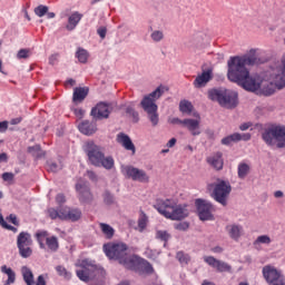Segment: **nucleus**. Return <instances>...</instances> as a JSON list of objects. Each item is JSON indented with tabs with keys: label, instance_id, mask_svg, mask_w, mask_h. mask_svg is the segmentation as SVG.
I'll list each match as a JSON object with an SVG mask.
<instances>
[{
	"label": "nucleus",
	"instance_id": "1",
	"mask_svg": "<svg viewBox=\"0 0 285 285\" xmlns=\"http://www.w3.org/2000/svg\"><path fill=\"white\" fill-rule=\"evenodd\" d=\"M255 63H259L257 50L255 49H250L244 56L230 57L227 61V79L249 92H255L261 88V82L259 79L252 77L250 70H248V66H255Z\"/></svg>",
	"mask_w": 285,
	"mask_h": 285
},
{
	"label": "nucleus",
	"instance_id": "2",
	"mask_svg": "<svg viewBox=\"0 0 285 285\" xmlns=\"http://www.w3.org/2000/svg\"><path fill=\"white\" fill-rule=\"evenodd\" d=\"M154 208L163 215V217L171 219V222H181V219L188 217L186 205H178L177 202L173 199H157Z\"/></svg>",
	"mask_w": 285,
	"mask_h": 285
},
{
	"label": "nucleus",
	"instance_id": "3",
	"mask_svg": "<svg viewBox=\"0 0 285 285\" xmlns=\"http://www.w3.org/2000/svg\"><path fill=\"white\" fill-rule=\"evenodd\" d=\"M83 150L88 157L91 166H96V168H106V170H112L115 167V159L112 156H107L104 154V149L99 147V145L95 144V141L89 140L85 142Z\"/></svg>",
	"mask_w": 285,
	"mask_h": 285
},
{
	"label": "nucleus",
	"instance_id": "4",
	"mask_svg": "<svg viewBox=\"0 0 285 285\" xmlns=\"http://www.w3.org/2000/svg\"><path fill=\"white\" fill-rule=\"evenodd\" d=\"M164 95V87L159 86L155 91L145 96L140 102V106L145 112H147V117L151 124V126H159V107L157 106V99H159Z\"/></svg>",
	"mask_w": 285,
	"mask_h": 285
},
{
	"label": "nucleus",
	"instance_id": "5",
	"mask_svg": "<svg viewBox=\"0 0 285 285\" xmlns=\"http://www.w3.org/2000/svg\"><path fill=\"white\" fill-rule=\"evenodd\" d=\"M208 98L217 101L223 108H237V92L224 88L212 89L208 91Z\"/></svg>",
	"mask_w": 285,
	"mask_h": 285
},
{
	"label": "nucleus",
	"instance_id": "6",
	"mask_svg": "<svg viewBox=\"0 0 285 285\" xmlns=\"http://www.w3.org/2000/svg\"><path fill=\"white\" fill-rule=\"evenodd\" d=\"M262 139L267 146H276L278 148H285V126L273 125L265 129L262 134Z\"/></svg>",
	"mask_w": 285,
	"mask_h": 285
},
{
	"label": "nucleus",
	"instance_id": "7",
	"mask_svg": "<svg viewBox=\"0 0 285 285\" xmlns=\"http://www.w3.org/2000/svg\"><path fill=\"white\" fill-rule=\"evenodd\" d=\"M78 266L80 269L76 271V275L81 282H90L91 279H95L97 277V273H99L97 266L89 259L80 261Z\"/></svg>",
	"mask_w": 285,
	"mask_h": 285
},
{
	"label": "nucleus",
	"instance_id": "8",
	"mask_svg": "<svg viewBox=\"0 0 285 285\" xmlns=\"http://www.w3.org/2000/svg\"><path fill=\"white\" fill-rule=\"evenodd\" d=\"M104 252L109 259L121 261L128 255V246L126 244L108 243L104 245Z\"/></svg>",
	"mask_w": 285,
	"mask_h": 285
},
{
	"label": "nucleus",
	"instance_id": "9",
	"mask_svg": "<svg viewBox=\"0 0 285 285\" xmlns=\"http://www.w3.org/2000/svg\"><path fill=\"white\" fill-rule=\"evenodd\" d=\"M17 246L20 257L28 259L32 257V235L28 232H21L17 237Z\"/></svg>",
	"mask_w": 285,
	"mask_h": 285
},
{
	"label": "nucleus",
	"instance_id": "10",
	"mask_svg": "<svg viewBox=\"0 0 285 285\" xmlns=\"http://www.w3.org/2000/svg\"><path fill=\"white\" fill-rule=\"evenodd\" d=\"M36 239L39 247L42 249H46L47 246L48 250L51 253H57V250H59V238H57V236H48V232L46 230L37 232Z\"/></svg>",
	"mask_w": 285,
	"mask_h": 285
},
{
	"label": "nucleus",
	"instance_id": "11",
	"mask_svg": "<svg viewBox=\"0 0 285 285\" xmlns=\"http://www.w3.org/2000/svg\"><path fill=\"white\" fill-rule=\"evenodd\" d=\"M232 190L233 187L230 186L229 181L218 180V183L214 187V199L218 202V204H222V206H226L228 202V196L230 195Z\"/></svg>",
	"mask_w": 285,
	"mask_h": 285
},
{
	"label": "nucleus",
	"instance_id": "12",
	"mask_svg": "<svg viewBox=\"0 0 285 285\" xmlns=\"http://www.w3.org/2000/svg\"><path fill=\"white\" fill-rule=\"evenodd\" d=\"M263 277L268 285H285L284 274L273 265H266L263 267Z\"/></svg>",
	"mask_w": 285,
	"mask_h": 285
},
{
	"label": "nucleus",
	"instance_id": "13",
	"mask_svg": "<svg viewBox=\"0 0 285 285\" xmlns=\"http://www.w3.org/2000/svg\"><path fill=\"white\" fill-rule=\"evenodd\" d=\"M122 175L128 179H132V181H140L141 184H148L150 181V177L145 170L132 166L122 167Z\"/></svg>",
	"mask_w": 285,
	"mask_h": 285
},
{
	"label": "nucleus",
	"instance_id": "14",
	"mask_svg": "<svg viewBox=\"0 0 285 285\" xmlns=\"http://www.w3.org/2000/svg\"><path fill=\"white\" fill-rule=\"evenodd\" d=\"M196 207L198 217L202 222H213V219H215V216H213V210H215V208L208 200L196 199Z\"/></svg>",
	"mask_w": 285,
	"mask_h": 285
},
{
	"label": "nucleus",
	"instance_id": "15",
	"mask_svg": "<svg viewBox=\"0 0 285 285\" xmlns=\"http://www.w3.org/2000/svg\"><path fill=\"white\" fill-rule=\"evenodd\" d=\"M204 262L212 268H215L217 273H230L233 271V267L228 263L219 261L214 256H204Z\"/></svg>",
	"mask_w": 285,
	"mask_h": 285
},
{
	"label": "nucleus",
	"instance_id": "16",
	"mask_svg": "<svg viewBox=\"0 0 285 285\" xmlns=\"http://www.w3.org/2000/svg\"><path fill=\"white\" fill-rule=\"evenodd\" d=\"M94 119H108L110 117V107L106 102H99L91 109Z\"/></svg>",
	"mask_w": 285,
	"mask_h": 285
},
{
	"label": "nucleus",
	"instance_id": "17",
	"mask_svg": "<svg viewBox=\"0 0 285 285\" xmlns=\"http://www.w3.org/2000/svg\"><path fill=\"white\" fill-rule=\"evenodd\" d=\"M197 117L198 119L186 118L184 119V122H183V127L187 128V130L190 131V135H193V137H197L202 135V130L199 129V124H202V120L199 116Z\"/></svg>",
	"mask_w": 285,
	"mask_h": 285
},
{
	"label": "nucleus",
	"instance_id": "18",
	"mask_svg": "<svg viewBox=\"0 0 285 285\" xmlns=\"http://www.w3.org/2000/svg\"><path fill=\"white\" fill-rule=\"evenodd\" d=\"M76 190L79 195L80 202H92V194L90 193L88 183H78L76 185Z\"/></svg>",
	"mask_w": 285,
	"mask_h": 285
},
{
	"label": "nucleus",
	"instance_id": "19",
	"mask_svg": "<svg viewBox=\"0 0 285 285\" xmlns=\"http://www.w3.org/2000/svg\"><path fill=\"white\" fill-rule=\"evenodd\" d=\"M62 222H79L81 212L79 208L63 207Z\"/></svg>",
	"mask_w": 285,
	"mask_h": 285
},
{
	"label": "nucleus",
	"instance_id": "20",
	"mask_svg": "<svg viewBox=\"0 0 285 285\" xmlns=\"http://www.w3.org/2000/svg\"><path fill=\"white\" fill-rule=\"evenodd\" d=\"M128 271H137V268H141V263H139V258L136 256H129L128 254L124 257L120 263Z\"/></svg>",
	"mask_w": 285,
	"mask_h": 285
},
{
	"label": "nucleus",
	"instance_id": "21",
	"mask_svg": "<svg viewBox=\"0 0 285 285\" xmlns=\"http://www.w3.org/2000/svg\"><path fill=\"white\" fill-rule=\"evenodd\" d=\"M210 79H213V71L208 69L196 77L194 80V86L195 88H204V86H206Z\"/></svg>",
	"mask_w": 285,
	"mask_h": 285
},
{
	"label": "nucleus",
	"instance_id": "22",
	"mask_svg": "<svg viewBox=\"0 0 285 285\" xmlns=\"http://www.w3.org/2000/svg\"><path fill=\"white\" fill-rule=\"evenodd\" d=\"M118 144H121V146L125 148V150H131L132 155L136 153L135 144L130 139L129 135H126L124 132L118 134L117 136Z\"/></svg>",
	"mask_w": 285,
	"mask_h": 285
},
{
	"label": "nucleus",
	"instance_id": "23",
	"mask_svg": "<svg viewBox=\"0 0 285 285\" xmlns=\"http://www.w3.org/2000/svg\"><path fill=\"white\" fill-rule=\"evenodd\" d=\"M207 164L213 166L215 170H222L224 168V158L222 151H217L213 156L207 157Z\"/></svg>",
	"mask_w": 285,
	"mask_h": 285
},
{
	"label": "nucleus",
	"instance_id": "24",
	"mask_svg": "<svg viewBox=\"0 0 285 285\" xmlns=\"http://www.w3.org/2000/svg\"><path fill=\"white\" fill-rule=\"evenodd\" d=\"M78 129L82 135H95L97 132V124L83 120L78 125Z\"/></svg>",
	"mask_w": 285,
	"mask_h": 285
},
{
	"label": "nucleus",
	"instance_id": "25",
	"mask_svg": "<svg viewBox=\"0 0 285 285\" xmlns=\"http://www.w3.org/2000/svg\"><path fill=\"white\" fill-rule=\"evenodd\" d=\"M226 230L230 237V239H234V242H238L239 237L244 234V227L242 225H227Z\"/></svg>",
	"mask_w": 285,
	"mask_h": 285
},
{
	"label": "nucleus",
	"instance_id": "26",
	"mask_svg": "<svg viewBox=\"0 0 285 285\" xmlns=\"http://www.w3.org/2000/svg\"><path fill=\"white\" fill-rule=\"evenodd\" d=\"M88 92H90V89L88 87H76L73 89V96L72 101L75 104L83 101L88 97Z\"/></svg>",
	"mask_w": 285,
	"mask_h": 285
},
{
	"label": "nucleus",
	"instance_id": "27",
	"mask_svg": "<svg viewBox=\"0 0 285 285\" xmlns=\"http://www.w3.org/2000/svg\"><path fill=\"white\" fill-rule=\"evenodd\" d=\"M81 19H83V14L79 13V11L71 13L68 18L66 29L69 30V32L75 30V28L79 26V21H81Z\"/></svg>",
	"mask_w": 285,
	"mask_h": 285
},
{
	"label": "nucleus",
	"instance_id": "28",
	"mask_svg": "<svg viewBox=\"0 0 285 285\" xmlns=\"http://www.w3.org/2000/svg\"><path fill=\"white\" fill-rule=\"evenodd\" d=\"M21 273H22L23 282L27 285H35V274H32L31 268H29L28 266H22Z\"/></svg>",
	"mask_w": 285,
	"mask_h": 285
},
{
	"label": "nucleus",
	"instance_id": "29",
	"mask_svg": "<svg viewBox=\"0 0 285 285\" xmlns=\"http://www.w3.org/2000/svg\"><path fill=\"white\" fill-rule=\"evenodd\" d=\"M1 273L8 276V279L6 281V284H14L17 282V273L7 265H2L0 268Z\"/></svg>",
	"mask_w": 285,
	"mask_h": 285
},
{
	"label": "nucleus",
	"instance_id": "30",
	"mask_svg": "<svg viewBox=\"0 0 285 285\" xmlns=\"http://www.w3.org/2000/svg\"><path fill=\"white\" fill-rule=\"evenodd\" d=\"M47 215L48 217H50V219H61V222H63L62 215H63V207H59V208H48L47 209Z\"/></svg>",
	"mask_w": 285,
	"mask_h": 285
},
{
	"label": "nucleus",
	"instance_id": "31",
	"mask_svg": "<svg viewBox=\"0 0 285 285\" xmlns=\"http://www.w3.org/2000/svg\"><path fill=\"white\" fill-rule=\"evenodd\" d=\"M100 229L107 239H112V237H115V228H112V226L106 223H100Z\"/></svg>",
	"mask_w": 285,
	"mask_h": 285
},
{
	"label": "nucleus",
	"instance_id": "32",
	"mask_svg": "<svg viewBox=\"0 0 285 285\" xmlns=\"http://www.w3.org/2000/svg\"><path fill=\"white\" fill-rule=\"evenodd\" d=\"M148 226V215L144 210H140V215L138 218V230L139 233H144V229Z\"/></svg>",
	"mask_w": 285,
	"mask_h": 285
},
{
	"label": "nucleus",
	"instance_id": "33",
	"mask_svg": "<svg viewBox=\"0 0 285 285\" xmlns=\"http://www.w3.org/2000/svg\"><path fill=\"white\" fill-rule=\"evenodd\" d=\"M76 57L80 63H88V57H90V55L88 53V50L78 48Z\"/></svg>",
	"mask_w": 285,
	"mask_h": 285
},
{
	"label": "nucleus",
	"instance_id": "34",
	"mask_svg": "<svg viewBox=\"0 0 285 285\" xmlns=\"http://www.w3.org/2000/svg\"><path fill=\"white\" fill-rule=\"evenodd\" d=\"M179 110L185 115H190V112H193V102L188 100H181L179 104Z\"/></svg>",
	"mask_w": 285,
	"mask_h": 285
},
{
	"label": "nucleus",
	"instance_id": "35",
	"mask_svg": "<svg viewBox=\"0 0 285 285\" xmlns=\"http://www.w3.org/2000/svg\"><path fill=\"white\" fill-rule=\"evenodd\" d=\"M248 173H250V166H248V164L240 163L238 165V177H239V179H246V176L248 175Z\"/></svg>",
	"mask_w": 285,
	"mask_h": 285
},
{
	"label": "nucleus",
	"instance_id": "36",
	"mask_svg": "<svg viewBox=\"0 0 285 285\" xmlns=\"http://www.w3.org/2000/svg\"><path fill=\"white\" fill-rule=\"evenodd\" d=\"M126 114L132 118L134 124H137V121H139V112L135 110V104L131 102L126 107Z\"/></svg>",
	"mask_w": 285,
	"mask_h": 285
},
{
	"label": "nucleus",
	"instance_id": "37",
	"mask_svg": "<svg viewBox=\"0 0 285 285\" xmlns=\"http://www.w3.org/2000/svg\"><path fill=\"white\" fill-rule=\"evenodd\" d=\"M233 141H239V134L235 132L222 139L223 146H230Z\"/></svg>",
	"mask_w": 285,
	"mask_h": 285
},
{
	"label": "nucleus",
	"instance_id": "38",
	"mask_svg": "<svg viewBox=\"0 0 285 285\" xmlns=\"http://www.w3.org/2000/svg\"><path fill=\"white\" fill-rule=\"evenodd\" d=\"M56 271L58 275H60V277H63L65 279H70L72 277V274L61 265L56 266Z\"/></svg>",
	"mask_w": 285,
	"mask_h": 285
},
{
	"label": "nucleus",
	"instance_id": "39",
	"mask_svg": "<svg viewBox=\"0 0 285 285\" xmlns=\"http://www.w3.org/2000/svg\"><path fill=\"white\" fill-rule=\"evenodd\" d=\"M156 239L168 244V239H170V235L166 230H157L156 232Z\"/></svg>",
	"mask_w": 285,
	"mask_h": 285
},
{
	"label": "nucleus",
	"instance_id": "40",
	"mask_svg": "<svg viewBox=\"0 0 285 285\" xmlns=\"http://www.w3.org/2000/svg\"><path fill=\"white\" fill-rule=\"evenodd\" d=\"M28 151L32 153L33 157H37V158L43 157L46 155L43 151H41V146H39V145H36L33 147H29Z\"/></svg>",
	"mask_w": 285,
	"mask_h": 285
},
{
	"label": "nucleus",
	"instance_id": "41",
	"mask_svg": "<svg viewBox=\"0 0 285 285\" xmlns=\"http://www.w3.org/2000/svg\"><path fill=\"white\" fill-rule=\"evenodd\" d=\"M176 258L178 259V262H180L181 264H188L190 262V256L188 254H185L184 252H178L176 254Z\"/></svg>",
	"mask_w": 285,
	"mask_h": 285
},
{
	"label": "nucleus",
	"instance_id": "42",
	"mask_svg": "<svg viewBox=\"0 0 285 285\" xmlns=\"http://www.w3.org/2000/svg\"><path fill=\"white\" fill-rule=\"evenodd\" d=\"M35 13L37 17H46V14H48V7L40 4L35 9Z\"/></svg>",
	"mask_w": 285,
	"mask_h": 285
},
{
	"label": "nucleus",
	"instance_id": "43",
	"mask_svg": "<svg viewBox=\"0 0 285 285\" xmlns=\"http://www.w3.org/2000/svg\"><path fill=\"white\" fill-rule=\"evenodd\" d=\"M153 41H155L156 43H158L159 41H161L164 39V31H159V30H155L151 35H150Z\"/></svg>",
	"mask_w": 285,
	"mask_h": 285
},
{
	"label": "nucleus",
	"instance_id": "44",
	"mask_svg": "<svg viewBox=\"0 0 285 285\" xmlns=\"http://www.w3.org/2000/svg\"><path fill=\"white\" fill-rule=\"evenodd\" d=\"M255 244H271V237L268 235L258 236Z\"/></svg>",
	"mask_w": 285,
	"mask_h": 285
},
{
	"label": "nucleus",
	"instance_id": "45",
	"mask_svg": "<svg viewBox=\"0 0 285 285\" xmlns=\"http://www.w3.org/2000/svg\"><path fill=\"white\" fill-rule=\"evenodd\" d=\"M30 57V50L29 49H20L18 51L17 58L18 59H28Z\"/></svg>",
	"mask_w": 285,
	"mask_h": 285
},
{
	"label": "nucleus",
	"instance_id": "46",
	"mask_svg": "<svg viewBox=\"0 0 285 285\" xmlns=\"http://www.w3.org/2000/svg\"><path fill=\"white\" fill-rule=\"evenodd\" d=\"M104 202H105V204L110 205L115 202V197L109 191H106L104 194Z\"/></svg>",
	"mask_w": 285,
	"mask_h": 285
},
{
	"label": "nucleus",
	"instance_id": "47",
	"mask_svg": "<svg viewBox=\"0 0 285 285\" xmlns=\"http://www.w3.org/2000/svg\"><path fill=\"white\" fill-rule=\"evenodd\" d=\"M176 230H188L190 228V225L186 222L178 223L175 225Z\"/></svg>",
	"mask_w": 285,
	"mask_h": 285
},
{
	"label": "nucleus",
	"instance_id": "48",
	"mask_svg": "<svg viewBox=\"0 0 285 285\" xmlns=\"http://www.w3.org/2000/svg\"><path fill=\"white\" fill-rule=\"evenodd\" d=\"M48 170L50 173H59V170H61V167H59V165H57V163H50L48 165Z\"/></svg>",
	"mask_w": 285,
	"mask_h": 285
},
{
	"label": "nucleus",
	"instance_id": "49",
	"mask_svg": "<svg viewBox=\"0 0 285 285\" xmlns=\"http://www.w3.org/2000/svg\"><path fill=\"white\" fill-rule=\"evenodd\" d=\"M73 115L78 118V119H83V115H86V110L81 109V108H76L73 109Z\"/></svg>",
	"mask_w": 285,
	"mask_h": 285
},
{
	"label": "nucleus",
	"instance_id": "50",
	"mask_svg": "<svg viewBox=\"0 0 285 285\" xmlns=\"http://www.w3.org/2000/svg\"><path fill=\"white\" fill-rule=\"evenodd\" d=\"M168 124H171L173 126H184V120L179 118H169Z\"/></svg>",
	"mask_w": 285,
	"mask_h": 285
},
{
	"label": "nucleus",
	"instance_id": "51",
	"mask_svg": "<svg viewBox=\"0 0 285 285\" xmlns=\"http://www.w3.org/2000/svg\"><path fill=\"white\" fill-rule=\"evenodd\" d=\"M140 268H144L145 273H154V268L153 265H150V263H145L144 265H140Z\"/></svg>",
	"mask_w": 285,
	"mask_h": 285
},
{
	"label": "nucleus",
	"instance_id": "52",
	"mask_svg": "<svg viewBox=\"0 0 285 285\" xmlns=\"http://www.w3.org/2000/svg\"><path fill=\"white\" fill-rule=\"evenodd\" d=\"M3 181H12L14 179V174L12 173H3L2 174Z\"/></svg>",
	"mask_w": 285,
	"mask_h": 285
},
{
	"label": "nucleus",
	"instance_id": "53",
	"mask_svg": "<svg viewBox=\"0 0 285 285\" xmlns=\"http://www.w3.org/2000/svg\"><path fill=\"white\" fill-rule=\"evenodd\" d=\"M108 32V29H106V27H100L98 30H97V33L99 35V37L101 39H106V35Z\"/></svg>",
	"mask_w": 285,
	"mask_h": 285
},
{
	"label": "nucleus",
	"instance_id": "54",
	"mask_svg": "<svg viewBox=\"0 0 285 285\" xmlns=\"http://www.w3.org/2000/svg\"><path fill=\"white\" fill-rule=\"evenodd\" d=\"M56 202L57 204L61 205V204H66V196L63 194H58L56 196Z\"/></svg>",
	"mask_w": 285,
	"mask_h": 285
},
{
	"label": "nucleus",
	"instance_id": "55",
	"mask_svg": "<svg viewBox=\"0 0 285 285\" xmlns=\"http://www.w3.org/2000/svg\"><path fill=\"white\" fill-rule=\"evenodd\" d=\"M9 222L11 224H13V226H19V220H17V215L14 214H11L9 217H8Z\"/></svg>",
	"mask_w": 285,
	"mask_h": 285
},
{
	"label": "nucleus",
	"instance_id": "56",
	"mask_svg": "<svg viewBox=\"0 0 285 285\" xmlns=\"http://www.w3.org/2000/svg\"><path fill=\"white\" fill-rule=\"evenodd\" d=\"M238 141H250V134H239Z\"/></svg>",
	"mask_w": 285,
	"mask_h": 285
},
{
	"label": "nucleus",
	"instance_id": "57",
	"mask_svg": "<svg viewBox=\"0 0 285 285\" xmlns=\"http://www.w3.org/2000/svg\"><path fill=\"white\" fill-rule=\"evenodd\" d=\"M87 177L91 179V181H97V174H95L92 170L87 171Z\"/></svg>",
	"mask_w": 285,
	"mask_h": 285
},
{
	"label": "nucleus",
	"instance_id": "58",
	"mask_svg": "<svg viewBox=\"0 0 285 285\" xmlns=\"http://www.w3.org/2000/svg\"><path fill=\"white\" fill-rule=\"evenodd\" d=\"M2 228H6L7 230H12V233H17L18 232L17 227L8 225V223H4L2 225Z\"/></svg>",
	"mask_w": 285,
	"mask_h": 285
},
{
	"label": "nucleus",
	"instance_id": "59",
	"mask_svg": "<svg viewBox=\"0 0 285 285\" xmlns=\"http://www.w3.org/2000/svg\"><path fill=\"white\" fill-rule=\"evenodd\" d=\"M8 130V121H1L0 122V132H6Z\"/></svg>",
	"mask_w": 285,
	"mask_h": 285
},
{
	"label": "nucleus",
	"instance_id": "60",
	"mask_svg": "<svg viewBox=\"0 0 285 285\" xmlns=\"http://www.w3.org/2000/svg\"><path fill=\"white\" fill-rule=\"evenodd\" d=\"M36 285H46V278L43 275H39Z\"/></svg>",
	"mask_w": 285,
	"mask_h": 285
},
{
	"label": "nucleus",
	"instance_id": "61",
	"mask_svg": "<svg viewBox=\"0 0 285 285\" xmlns=\"http://www.w3.org/2000/svg\"><path fill=\"white\" fill-rule=\"evenodd\" d=\"M2 163L8 164V154L6 153L0 154V164Z\"/></svg>",
	"mask_w": 285,
	"mask_h": 285
},
{
	"label": "nucleus",
	"instance_id": "62",
	"mask_svg": "<svg viewBox=\"0 0 285 285\" xmlns=\"http://www.w3.org/2000/svg\"><path fill=\"white\" fill-rule=\"evenodd\" d=\"M177 144V138H171L168 142H167V148H175V145Z\"/></svg>",
	"mask_w": 285,
	"mask_h": 285
},
{
	"label": "nucleus",
	"instance_id": "63",
	"mask_svg": "<svg viewBox=\"0 0 285 285\" xmlns=\"http://www.w3.org/2000/svg\"><path fill=\"white\" fill-rule=\"evenodd\" d=\"M250 128L249 122H244L243 125L239 126V130H248Z\"/></svg>",
	"mask_w": 285,
	"mask_h": 285
},
{
	"label": "nucleus",
	"instance_id": "64",
	"mask_svg": "<svg viewBox=\"0 0 285 285\" xmlns=\"http://www.w3.org/2000/svg\"><path fill=\"white\" fill-rule=\"evenodd\" d=\"M212 253H224V248L216 246V247L212 248Z\"/></svg>",
	"mask_w": 285,
	"mask_h": 285
}]
</instances>
